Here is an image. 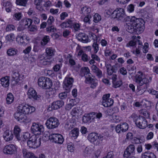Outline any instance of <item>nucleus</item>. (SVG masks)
<instances>
[{"label":"nucleus","instance_id":"1","mask_svg":"<svg viewBox=\"0 0 158 158\" xmlns=\"http://www.w3.org/2000/svg\"><path fill=\"white\" fill-rule=\"evenodd\" d=\"M125 22L130 21L129 23L131 25L130 29L137 34L142 33L144 28L145 22L141 18H137L135 16H127L124 18Z\"/></svg>","mask_w":158,"mask_h":158},{"label":"nucleus","instance_id":"2","mask_svg":"<svg viewBox=\"0 0 158 158\" xmlns=\"http://www.w3.org/2000/svg\"><path fill=\"white\" fill-rule=\"evenodd\" d=\"M46 52L45 53L39 55L38 59L44 65H49L51 63V57L54 55L55 51L52 48H48L46 49Z\"/></svg>","mask_w":158,"mask_h":158},{"label":"nucleus","instance_id":"3","mask_svg":"<svg viewBox=\"0 0 158 158\" xmlns=\"http://www.w3.org/2000/svg\"><path fill=\"white\" fill-rule=\"evenodd\" d=\"M89 70H81L80 74L81 76H85L87 81V83L89 84L92 89H94L97 85V81L90 77Z\"/></svg>","mask_w":158,"mask_h":158},{"label":"nucleus","instance_id":"4","mask_svg":"<svg viewBox=\"0 0 158 158\" xmlns=\"http://www.w3.org/2000/svg\"><path fill=\"white\" fill-rule=\"evenodd\" d=\"M38 83L40 87L45 89H50L52 85L51 80L44 77H40L38 80Z\"/></svg>","mask_w":158,"mask_h":158},{"label":"nucleus","instance_id":"5","mask_svg":"<svg viewBox=\"0 0 158 158\" xmlns=\"http://www.w3.org/2000/svg\"><path fill=\"white\" fill-rule=\"evenodd\" d=\"M41 141L40 138H37L36 136L33 135L29 139L27 143L29 147L35 148L40 146Z\"/></svg>","mask_w":158,"mask_h":158},{"label":"nucleus","instance_id":"6","mask_svg":"<svg viewBox=\"0 0 158 158\" xmlns=\"http://www.w3.org/2000/svg\"><path fill=\"white\" fill-rule=\"evenodd\" d=\"M112 18L114 19H117L118 20H123L126 15L124 10L122 8H119L116 9L113 12Z\"/></svg>","mask_w":158,"mask_h":158},{"label":"nucleus","instance_id":"7","mask_svg":"<svg viewBox=\"0 0 158 158\" xmlns=\"http://www.w3.org/2000/svg\"><path fill=\"white\" fill-rule=\"evenodd\" d=\"M59 124L60 123L58 119L54 117L50 118L47 119L45 123L47 127L49 129L56 128Z\"/></svg>","mask_w":158,"mask_h":158},{"label":"nucleus","instance_id":"8","mask_svg":"<svg viewBox=\"0 0 158 158\" xmlns=\"http://www.w3.org/2000/svg\"><path fill=\"white\" fill-rule=\"evenodd\" d=\"M88 140L96 145H98L102 143V137L98 136L97 134L92 133L90 134L87 137Z\"/></svg>","mask_w":158,"mask_h":158},{"label":"nucleus","instance_id":"9","mask_svg":"<svg viewBox=\"0 0 158 158\" xmlns=\"http://www.w3.org/2000/svg\"><path fill=\"white\" fill-rule=\"evenodd\" d=\"M19 109V111H21L24 115L31 114L35 111V108L31 106H29L28 105L21 104L18 107Z\"/></svg>","mask_w":158,"mask_h":158},{"label":"nucleus","instance_id":"10","mask_svg":"<svg viewBox=\"0 0 158 158\" xmlns=\"http://www.w3.org/2000/svg\"><path fill=\"white\" fill-rule=\"evenodd\" d=\"M143 74L140 71L138 72L136 74L135 76V82L140 86H142L144 84H146L149 82V80L146 78H143Z\"/></svg>","mask_w":158,"mask_h":158},{"label":"nucleus","instance_id":"11","mask_svg":"<svg viewBox=\"0 0 158 158\" xmlns=\"http://www.w3.org/2000/svg\"><path fill=\"white\" fill-rule=\"evenodd\" d=\"M49 139L52 142L62 144L64 141L63 136L59 134H52L49 136Z\"/></svg>","mask_w":158,"mask_h":158},{"label":"nucleus","instance_id":"12","mask_svg":"<svg viewBox=\"0 0 158 158\" xmlns=\"http://www.w3.org/2000/svg\"><path fill=\"white\" fill-rule=\"evenodd\" d=\"M15 118L19 121L27 123L31 121V120L27 118L25 115L21 111H19V109L18 108L17 111L14 114Z\"/></svg>","mask_w":158,"mask_h":158},{"label":"nucleus","instance_id":"13","mask_svg":"<svg viewBox=\"0 0 158 158\" xmlns=\"http://www.w3.org/2000/svg\"><path fill=\"white\" fill-rule=\"evenodd\" d=\"M135 123L137 127L140 129H144L148 126L147 121L143 116H140L136 120Z\"/></svg>","mask_w":158,"mask_h":158},{"label":"nucleus","instance_id":"14","mask_svg":"<svg viewBox=\"0 0 158 158\" xmlns=\"http://www.w3.org/2000/svg\"><path fill=\"white\" fill-rule=\"evenodd\" d=\"M31 130L35 135H40L44 131V128L42 125L35 123H33Z\"/></svg>","mask_w":158,"mask_h":158},{"label":"nucleus","instance_id":"15","mask_svg":"<svg viewBox=\"0 0 158 158\" xmlns=\"http://www.w3.org/2000/svg\"><path fill=\"white\" fill-rule=\"evenodd\" d=\"M110 97V94H108L103 95L102 98V104L105 107L110 106L113 104V100Z\"/></svg>","mask_w":158,"mask_h":158},{"label":"nucleus","instance_id":"16","mask_svg":"<svg viewBox=\"0 0 158 158\" xmlns=\"http://www.w3.org/2000/svg\"><path fill=\"white\" fill-rule=\"evenodd\" d=\"M135 152V148L134 145L130 144L124 151L123 157L125 158H128L131 155H134Z\"/></svg>","mask_w":158,"mask_h":158},{"label":"nucleus","instance_id":"17","mask_svg":"<svg viewBox=\"0 0 158 158\" xmlns=\"http://www.w3.org/2000/svg\"><path fill=\"white\" fill-rule=\"evenodd\" d=\"M64 105V102L62 100H58L53 102L51 106H49L48 110L51 111L53 110L57 109L61 107Z\"/></svg>","mask_w":158,"mask_h":158},{"label":"nucleus","instance_id":"18","mask_svg":"<svg viewBox=\"0 0 158 158\" xmlns=\"http://www.w3.org/2000/svg\"><path fill=\"white\" fill-rule=\"evenodd\" d=\"M128 124L126 123H122L115 127V130L117 133H121L126 131L128 129Z\"/></svg>","mask_w":158,"mask_h":158},{"label":"nucleus","instance_id":"19","mask_svg":"<svg viewBox=\"0 0 158 158\" xmlns=\"http://www.w3.org/2000/svg\"><path fill=\"white\" fill-rule=\"evenodd\" d=\"M16 150V148L14 145L10 144L5 146L3 151L5 154L12 155L15 153Z\"/></svg>","mask_w":158,"mask_h":158},{"label":"nucleus","instance_id":"20","mask_svg":"<svg viewBox=\"0 0 158 158\" xmlns=\"http://www.w3.org/2000/svg\"><path fill=\"white\" fill-rule=\"evenodd\" d=\"M73 79L72 77H66L64 81L63 87L67 90H69L72 86Z\"/></svg>","mask_w":158,"mask_h":158},{"label":"nucleus","instance_id":"21","mask_svg":"<svg viewBox=\"0 0 158 158\" xmlns=\"http://www.w3.org/2000/svg\"><path fill=\"white\" fill-rule=\"evenodd\" d=\"M19 74L18 71L13 72L12 75V79L11 82V84L12 85H15L18 83L19 80Z\"/></svg>","mask_w":158,"mask_h":158},{"label":"nucleus","instance_id":"22","mask_svg":"<svg viewBox=\"0 0 158 158\" xmlns=\"http://www.w3.org/2000/svg\"><path fill=\"white\" fill-rule=\"evenodd\" d=\"M3 137L6 141H9L12 140L13 137L12 131L8 130H6L3 134Z\"/></svg>","mask_w":158,"mask_h":158},{"label":"nucleus","instance_id":"23","mask_svg":"<svg viewBox=\"0 0 158 158\" xmlns=\"http://www.w3.org/2000/svg\"><path fill=\"white\" fill-rule=\"evenodd\" d=\"M27 95L28 98L30 99L37 100L39 97L37 95L35 91L32 88L29 89L28 91Z\"/></svg>","mask_w":158,"mask_h":158},{"label":"nucleus","instance_id":"24","mask_svg":"<svg viewBox=\"0 0 158 158\" xmlns=\"http://www.w3.org/2000/svg\"><path fill=\"white\" fill-rule=\"evenodd\" d=\"M77 39L84 43L88 42V37L85 33H80L77 36Z\"/></svg>","mask_w":158,"mask_h":158},{"label":"nucleus","instance_id":"25","mask_svg":"<svg viewBox=\"0 0 158 158\" xmlns=\"http://www.w3.org/2000/svg\"><path fill=\"white\" fill-rule=\"evenodd\" d=\"M21 24L26 28H28L32 23V20L30 19L25 18L20 21Z\"/></svg>","mask_w":158,"mask_h":158},{"label":"nucleus","instance_id":"26","mask_svg":"<svg viewBox=\"0 0 158 158\" xmlns=\"http://www.w3.org/2000/svg\"><path fill=\"white\" fill-rule=\"evenodd\" d=\"M20 132L21 129L20 127L18 126H15L14 128V133L15 137L18 140H21Z\"/></svg>","mask_w":158,"mask_h":158},{"label":"nucleus","instance_id":"27","mask_svg":"<svg viewBox=\"0 0 158 158\" xmlns=\"http://www.w3.org/2000/svg\"><path fill=\"white\" fill-rule=\"evenodd\" d=\"M79 130L77 128H74L72 130L70 133V135L71 137L75 139L77 138L79 135Z\"/></svg>","mask_w":158,"mask_h":158},{"label":"nucleus","instance_id":"28","mask_svg":"<svg viewBox=\"0 0 158 158\" xmlns=\"http://www.w3.org/2000/svg\"><path fill=\"white\" fill-rule=\"evenodd\" d=\"M91 10L90 8L87 6H84L81 8V13L84 16L90 15Z\"/></svg>","mask_w":158,"mask_h":158},{"label":"nucleus","instance_id":"29","mask_svg":"<svg viewBox=\"0 0 158 158\" xmlns=\"http://www.w3.org/2000/svg\"><path fill=\"white\" fill-rule=\"evenodd\" d=\"M95 112H92L87 114L86 116H83L82 118L83 122L85 123L89 122L92 119V115H95ZM92 119H93V118H92Z\"/></svg>","mask_w":158,"mask_h":158},{"label":"nucleus","instance_id":"30","mask_svg":"<svg viewBox=\"0 0 158 158\" xmlns=\"http://www.w3.org/2000/svg\"><path fill=\"white\" fill-rule=\"evenodd\" d=\"M1 84L5 87H8L9 85V80L7 77H4L1 79Z\"/></svg>","mask_w":158,"mask_h":158},{"label":"nucleus","instance_id":"31","mask_svg":"<svg viewBox=\"0 0 158 158\" xmlns=\"http://www.w3.org/2000/svg\"><path fill=\"white\" fill-rule=\"evenodd\" d=\"M141 158H156V156L152 152H146L142 155Z\"/></svg>","mask_w":158,"mask_h":158},{"label":"nucleus","instance_id":"32","mask_svg":"<svg viewBox=\"0 0 158 158\" xmlns=\"http://www.w3.org/2000/svg\"><path fill=\"white\" fill-rule=\"evenodd\" d=\"M14 97L11 93H8L7 95L6 98V103L8 104H10L12 103L14 101Z\"/></svg>","mask_w":158,"mask_h":158},{"label":"nucleus","instance_id":"33","mask_svg":"<svg viewBox=\"0 0 158 158\" xmlns=\"http://www.w3.org/2000/svg\"><path fill=\"white\" fill-rule=\"evenodd\" d=\"M18 52L17 49L14 48H11L8 49L7 51V53L8 56H13L17 54Z\"/></svg>","mask_w":158,"mask_h":158},{"label":"nucleus","instance_id":"34","mask_svg":"<svg viewBox=\"0 0 158 158\" xmlns=\"http://www.w3.org/2000/svg\"><path fill=\"white\" fill-rule=\"evenodd\" d=\"M28 0H16L15 3L17 5L26 6Z\"/></svg>","mask_w":158,"mask_h":158},{"label":"nucleus","instance_id":"35","mask_svg":"<svg viewBox=\"0 0 158 158\" xmlns=\"http://www.w3.org/2000/svg\"><path fill=\"white\" fill-rule=\"evenodd\" d=\"M74 127L73 123L70 121H67L65 124L64 127L66 130H70Z\"/></svg>","mask_w":158,"mask_h":158},{"label":"nucleus","instance_id":"36","mask_svg":"<svg viewBox=\"0 0 158 158\" xmlns=\"http://www.w3.org/2000/svg\"><path fill=\"white\" fill-rule=\"evenodd\" d=\"M23 153L24 156L27 158H30L34 154L32 152H28L26 149H23Z\"/></svg>","mask_w":158,"mask_h":158},{"label":"nucleus","instance_id":"37","mask_svg":"<svg viewBox=\"0 0 158 158\" xmlns=\"http://www.w3.org/2000/svg\"><path fill=\"white\" fill-rule=\"evenodd\" d=\"M49 40L50 39L49 36H45L43 38L41 43L42 45H45L47 44Z\"/></svg>","mask_w":158,"mask_h":158},{"label":"nucleus","instance_id":"38","mask_svg":"<svg viewBox=\"0 0 158 158\" xmlns=\"http://www.w3.org/2000/svg\"><path fill=\"white\" fill-rule=\"evenodd\" d=\"M47 31L49 32H55L56 31V28L52 25H48L46 28Z\"/></svg>","mask_w":158,"mask_h":158},{"label":"nucleus","instance_id":"39","mask_svg":"<svg viewBox=\"0 0 158 158\" xmlns=\"http://www.w3.org/2000/svg\"><path fill=\"white\" fill-rule=\"evenodd\" d=\"M91 152L92 150L90 148L86 147L84 151L83 154L85 156H88L90 155Z\"/></svg>","mask_w":158,"mask_h":158},{"label":"nucleus","instance_id":"40","mask_svg":"<svg viewBox=\"0 0 158 158\" xmlns=\"http://www.w3.org/2000/svg\"><path fill=\"white\" fill-rule=\"evenodd\" d=\"M101 19V16L98 13L95 14L94 16V21L95 23H98Z\"/></svg>","mask_w":158,"mask_h":158},{"label":"nucleus","instance_id":"41","mask_svg":"<svg viewBox=\"0 0 158 158\" xmlns=\"http://www.w3.org/2000/svg\"><path fill=\"white\" fill-rule=\"evenodd\" d=\"M79 111L77 108L75 107L72 109L71 114L73 116H77L78 115Z\"/></svg>","mask_w":158,"mask_h":158},{"label":"nucleus","instance_id":"42","mask_svg":"<svg viewBox=\"0 0 158 158\" xmlns=\"http://www.w3.org/2000/svg\"><path fill=\"white\" fill-rule=\"evenodd\" d=\"M140 113L142 114L143 115L144 117H143L145 118H148L149 117V113L148 112H147L145 110H140Z\"/></svg>","mask_w":158,"mask_h":158},{"label":"nucleus","instance_id":"43","mask_svg":"<svg viewBox=\"0 0 158 158\" xmlns=\"http://www.w3.org/2000/svg\"><path fill=\"white\" fill-rule=\"evenodd\" d=\"M92 47L94 49V52L95 53H97L99 50L98 45L96 41L94 42L92 45Z\"/></svg>","mask_w":158,"mask_h":158},{"label":"nucleus","instance_id":"44","mask_svg":"<svg viewBox=\"0 0 158 158\" xmlns=\"http://www.w3.org/2000/svg\"><path fill=\"white\" fill-rule=\"evenodd\" d=\"M22 17V14L21 13L19 12L15 13L13 15V18L15 20H19Z\"/></svg>","mask_w":158,"mask_h":158},{"label":"nucleus","instance_id":"45","mask_svg":"<svg viewBox=\"0 0 158 158\" xmlns=\"http://www.w3.org/2000/svg\"><path fill=\"white\" fill-rule=\"evenodd\" d=\"M19 39L20 43L22 44L25 42V41L27 40V39L25 35H23L22 36H18L17 39Z\"/></svg>","mask_w":158,"mask_h":158},{"label":"nucleus","instance_id":"46","mask_svg":"<svg viewBox=\"0 0 158 158\" xmlns=\"http://www.w3.org/2000/svg\"><path fill=\"white\" fill-rule=\"evenodd\" d=\"M67 148L69 151L73 152L74 150L73 144L72 143H69L68 144Z\"/></svg>","mask_w":158,"mask_h":158},{"label":"nucleus","instance_id":"47","mask_svg":"<svg viewBox=\"0 0 158 158\" xmlns=\"http://www.w3.org/2000/svg\"><path fill=\"white\" fill-rule=\"evenodd\" d=\"M83 21L86 23H88L89 24L90 23V19L91 18V16L90 15H88L85 16Z\"/></svg>","mask_w":158,"mask_h":158},{"label":"nucleus","instance_id":"48","mask_svg":"<svg viewBox=\"0 0 158 158\" xmlns=\"http://www.w3.org/2000/svg\"><path fill=\"white\" fill-rule=\"evenodd\" d=\"M90 59V57L88 56L85 53H83L81 56V59L84 62L88 61Z\"/></svg>","mask_w":158,"mask_h":158},{"label":"nucleus","instance_id":"49","mask_svg":"<svg viewBox=\"0 0 158 158\" xmlns=\"http://www.w3.org/2000/svg\"><path fill=\"white\" fill-rule=\"evenodd\" d=\"M15 29V27L13 25L8 24L6 26V31H9Z\"/></svg>","mask_w":158,"mask_h":158},{"label":"nucleus","instance_id":"50","mask_svg":"<svg viewBox=\"0 0 158 158\" xmlns=\"http://www.w3.org/2000/svg\"><path fill=\"white\" fill-rule=\"evenodd\" d=\"M113 87L116 88L120 86L122 84V82L121 81H115L113 83Z\"/></svg>","mask_w":158,"mask_h":158},{"label":"nucleus","instance_id":"51","mask_svg":"<svg viewBox=\"0 0 158 158\" xmlns=\"http://www.w3.org/2000/svg\"><path fill=\"white\" fill-rule=\"evenodd\" d=\"M14 35L13 34H9L6 36V39L7 41L13 40L14 39Z\"/></svg>","mask_w":158,"mask_h":158},{"label":"nucleus","instance_id":"52","mask_svg":"<svg viewBox=\"0 0 158 158\" xmlns=\"http://www.w3.org/2000/svg\"><path fill=\"white\" fill-rule=\"evenodd\" d=\"M54 17L52 16H50L48 20L47 23L48 25H52V24L54 22Z\"/></svg>","mask_w":158,"mask_h":158},{"label":"nucleus","instance_id":"53","mask_svg":"<svg viewBox=\"0 0 158 158\" xmlns=\"http://www.w3.org/2000/svg\"><path fill=\"white\" fill-rule=\"evenodd\" d=\"M67 96V93L64 92L59 94V97L61 99H63L66 98Z\"/></svg>","mask_w":158,"mask_h":158},{"label":"nucleus","instance_id":"54","mask_svg":"<svg viewBox=\"0 0 158 158\" xmlns=\"http://www.w3.org/2000/svg\"><path fill=\"white\" fill-rule=\"evenodd\" d=\"M28 28L29 29V30L30 31L34 32L36 30L37 27L36 26L32 25H30Z\"/></svg>","mask_w":158,"mask_h":158},{"label":"nucleus","instance_id":"55","mask_svg":"<svg viewBox=\"0 0 158 158\" xmlns=\"http://www.w3.org/2000/svg\"><path fill=\"white\" fill-rule=\"evenodd\" d=\"M94 70V72L98 77H101L102 76V73L100 70Z\"/></svg>","mask_w":158,"mask_h":158},{"label":"nucleus","instance_id":"56","mask_svg":"<svg viewBox=\"0 0 158 158\" xmlns=\"http://www.w3.org/2000/svg\"><path fill=\"white\" fill-rule=\"evenodd\" d=\"M68 27L71 28L73 25V22L71 19H68L66 21Z\"/></svg>","mask_w":158,"mask_h":158},{"label":"nucleus","instance_id":"57","mask_svg":"<svg viewBox=\"0 0 158 158\" xmlns=\"http://www.w3.org/2000/svg\"><path fill=\"white\" fill-rule=\"evenodd\" d=\"M31 20L35 24H38L40 22V19L36 17H33Z\"/></svg>","mask_w":158,"mask_h":158},{"label":"nucleus","instance_id":"58","mask_svg":"<svg viewBox=\"0 0 158 158\" xmlns=\"http://www.w3.org/2000/svg\"><path fill=\"white\" fill-rule=\"evenodd\" d=\"M74 106V104L73 103H69L67 104L65 107V109L66 110H69Z\"/></svg>","mask_w":158,"mask_h":158},{"label":"nucleus","instance_id":"59","mask_svg":"<svg viewBox=\"0 0 158 158\" xmlns=\"http://www.w3.org/2000/svg\"><path fill=\"white\" fill-rule=\"evenodd\" d=\"M68 16V14L66 12L62 13L60 15V19L61 20H64Z\"/></svg>","mask_w":158,"mask_h":158},{"label":"nucleus","instance_id":"60","mask_svg":"<svg viewBox=\"0 0 158 158\" xmlns=\"http://www.w3.org/2000/svg\"><path fill=\"white\" fill-rule=\"evenodd\" d=\"M127 10L129 12H131L134 10V6L132 4H130L127 8Z\"/></svg>","mask_w":158,"mask_h":158},{"label":"nucleus","instance_id":"61","mask_svg":"<svg viewBox=\"0 0 158 158\" xmlns=\"http://www.w3.org/2000/svg\"><path fill=\"white\" fill-rule=\"evenodd\" d=\"M91 57L94 60H96L98 61H100V59L98 56L96 54H92Z\"/></svg>","mask_w":158,"mask_h":158},{"label":"nucleus","instance_id":"62","mask_svg":"<svg viewBox=\"0 0 158 158\" xmlns=\"http://www.w3.org/2000/svg\"><path fill=\"white\" fill-rule=\"evenodd\" d=\"M31 49V46H28L23 51V52L25 54H28L30 52Z\"/></svg>","mask_w":158,"mask_h":158},{"label":"nucleus","instance_id":"63","mask_svg":"<svg viewBox=\"0 0 158 158\" xmlns=\"http://www.w3.org/2000/svg\"><path fill=\"white\" fill-rule=\"evenodd\" d=\"M26 27L23 26L22 25L20 22H19V25L17 28V30L19 31H21L23 30Z\"/></svg>","mask_w":158,"mask_h":158},{"label":"nucleus","instance_id":"64","mask_svg":"<svg viewBox=\"0 0 158 158\" xmlns=\"http://www.w3.org/2000/svg\"><path fill=\"white\" fill-rule=\"evenodd\" d=\"M113 154L112 152H108L107 156L103 158H113Z\"/></svg>","mask_w":158,"mask_h":158}]
</instances>
